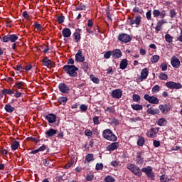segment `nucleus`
Instances as JSON below:
<instances>
[{"label":"nucleus","instance_id":"1","mask_svg":"<svg viewBox=\"0 0 182 182\" xmlns=\"http://www.w3.org/2000/svg\"><path fill=\"white\" fill-rule=\"evenodd\" d=\"M63 70L70 77H76L79 68L76 65H65L63 66Z\"/></svg>","mask_w":182,"mask_h":182},{"label":"nucleus","instance_id":"2","mask_svg":"<svg viewBox=\"0 0 182 182\" xmlns=\"http://www.w3.org/2000/svg\"><path fill=\"white\" fill-rule=\"evenodd\" d=\"M102 137L108 141H116L117 140V136L110 130V129H105L102 132Z\"/></svg>","mask_w":182,"mask_h":182},{"label":"nucleus","instance_id":"3","mask_svg":"<svg viewBox=\"0 0 182 182\" xmlns=\"http://www.w3.org/2000/svg\"><path fill=\"white\" fill-rule=\"evenodd\" d=\"M128 170H130L133 174H135V176H138V177H141V171L140 170V168L139 166L134 165V164H129L127 166Z\"/></svg>","mask_w":182,"mask_h":182},{"label":"nucleus","instance_id":"4","mask_svg":"<svg viewBox=\"0 0 182 182\" xmlns=\"http://www.w3.org/2000/svg\"><path fill=\"white\" fill-rule=\"evenodd\" d=\"M18 37L16 34H9L6 36H4L1 41L2 42L6 43V42H11L12 43H15L16 41H18Z\"/></svg>","mask_w":182,"mask_h":182},{"label":"nucleus","instance_id":"5","mask_svg":"<svg viewBox=\"0 0 182 182\" xmlns=\"http://www.w3.org/2000/svg\"><path fill=\"white\" fill-rule=\"evenodd\" d=\"M165 86L168 89H182V85L180 82H175L173 81H168L166 82Z\"/></svg>","mask_w":182,"mask_h":182},{"label":"nucleus","instance_id":"6","mask_svg":"<svg viewBox=\"0 0 182 182\" xmlns=\"http://www.w3.org/2000/svg\"><path fill=\"white\" fill-rule=\"evenodd\" d=\"M117 39L122 43H128V42L132 41V37L126 33H120L119 34Z\"/></svg>","mask_w":182,"mask_h":182},{"label":"nucleus","instance_id":"7","mask_svg":"<svg viewBox=\"0 0 182 182\" xmlns=\"http://www.w3.org/2000/svg\"><path fill=\"white\" fill-rule=\"evenodd\" d=\"M144 99H145L146 102H149V103H151V105H159V98L154 96H150L147 94L144 96Z\"/></svg>","mask_w":182,"mask_h":182},{"label":"nucleus","instance_id":"8","mask_svg":"<svg viewBox=\"0 0 182 182\" xmlns=\"http://www.w3.org/2000/svg\"><path fill=\"white\" fill-rule=\"evenodd\" d=\"M147 76H149V69L147 68L142 69L141 72V75L139 77L136 79V82L138 83H140V82H143L144 80H146V79H147Z\"/></svg>","mask_w":182,"mask_h":182},{"label":"nucleus","instance_id":"9","mask_svg":"<svg viewBox=\"0 0 182 182\" xmlns=\"http://www.w3.org/2000/svg\"><path fill=\"white\" fill-rule=\"evenodd\" d=\"M160 130L159 127L151 128L147 132L146 136L150 137L151 139H154L157 136V133H159Z\"/></svg>","mask_w":182,"mask_h":182},{"label":"nucleus","instance_id":"10","mask_svg":"<svg viewBox=\"0 0 182 182\" xmlns=\"http://www.w3.org/2000/svg\"><path fill=\"white\" fill-rule=\"evenodd\" d=\"M128 22L131 26L136 25L137 28L141 23V16H136L134 18H129Z\"/></svg>","mask_w":182,"mask_h":182},{"label":"nucleus","instance_id":"11","mask_svg":"<svg viewBox=\"0 0 182 182\" xmlns=\"http://www.w3.org/2000/svg\"><path fill=\"white\" fill-rule=\"evenodd\" d=\"M42 63L44 66H46V68H48V69H52V68H55V63L49 60L48 57H45L42 60Z\"/></svg>","mask_w":182,"mask_h":182},{"label":"nucleus","instance_id":"12","mask_svg":"<svg viewBox=\"0 0 182 182\" xmlns=\"http://www.w3.org/2000/svg\"><path fill=\"white\" fill-rule=\"evenodd\" d=\"M141 171L147 176L151 180H154V173H153V169L151 167L149 166L148 168H143Z\"/></svg>","mask_w":182,"mask_h":182},{"label":"nucleus","instance_id":"13","mask_svg":"<svg viewBox=\"0 0 182 182\" xmlns=\"http://www.w3.org/2000/svg\"><path fill=\"white\" fill-rule=\"evenodd\" d=\"M111 96L113 99H120L123 96V91L121 89L114 90L111 93Z\"/></svg>","mask_w":182,"mask_h":182},{"label":"nucleus","instance_id":"14","mask_svg":"<svg viewBox=\"0 0 182 182\" xmlns=\"http://www.w3.org/2000/svg\"><path fill=\"white\" fill-rule=\"evenodd\" d=\"M119 147H120L119 142H112V144L107 145V151H114V150H117Z\"/></svg>","mask_w":182,"mask_h":182},{"label":"nucleus","instance_id":"15","mask_svg":"<svg viewBox=\"0 0 182 182\" xmlns=\"http://www.w3.org/2000/svg\"><path fill=\"white\" fill-rule=\"evenodd\" d=\"M171 65L173 66V68H175L176 69H178V68H180L181 66V63H180V60H178V58H177V57L176 56H173L171 58Z\"/></svg>","mask_w":182,"mask_h":182},{"label":"nucleus","instance_id":"16","mask_svg":"<svg viewBox=\"0 0 182 182\" xmlns=\"http://www.w3.org/2000/svg\"><path fill=\"white\" fill-rule=\"evenodd\" d=\"M153 15L154 18H159V16H160V18L163 19V18L166 17V11L163 10L161 12L160 10L155 9L153 11Z\"/></svg>","mask_w":182,"mask_h":182},{"label":"nucleus","instance_id":"17","mask_svg":"<svg viewBox=\"0 0 182 182\" xmlns=\"http://www.w3.org/2000/svg\"><path fill=\"white\" fill-rule=\"evenodd\" d=\"M76 62H85V56L82 50H78L77 53L75 54Z\"/></svg>","mask_w":182,"mask_h":182},{"label":"nucleus","instance_id":"18","mask_svg":"<svg viewBox=\"0 0 182 182\" xmlns=\"http://www.w3.org/2000/svg\"><path fill=\"white\" fill-rule=\"evenodd\" d=\"M112 56L114 59H119L121 56H123V53L120 49H115L112 51Z\"/></svg>","mask_w":182,"mask_h":182},{"label":"nucleus","instance_id":"19","mask_svg":"<svg viewBox=\"0 0 182 182\" xmlns=\"http://www.w3.org/2000/svg\"><path fill=\"white\" fill-rule=\"evenodd\" d=\"M164 23H166V21L164 20H160L157 22L156 26L155 27V32L156 33H159L161 29H163V25Z\"/></svg>","mask_w":182,"mask_h":182},{"label":"nucleus","instance_id":"20","mask_svg":"<svg viewBox=\"0 0 182 182\" xmlns=\"http://www.w3.org/2000/svg\"><path fill=\"white\" fill-rule=\"evenodd\" d=\"M58 89L61 93H68L69 92V87L65 83H60L58 86Z\"/></svg>","mask_w":182,"mask_h":182},{"label":"nucleus","instance_id":"21","mask_svg":"<svg viewBox=\"0 0 182 182\" xmlns=\"http://www.w3.org/2000/svg\"><path fill=\"white\" fill-rule=\"evenodd\" d=\"M159 108L161 110V113H163L164 114H166L168 113V112H170V107H168V105H160L159 106Z\"/></svg>","mask_w":182,"mask_h":182},{"label":"nucleus","instance_id":"22","mask_svg":"<svg viewBox=\"0 0 182 182\" xmlns=\"http://www.w3.org/2000/svg\"><path fill=\"white\" fill-rule=\"evenodd\" d=\"M46 119L48 120V123H55L56 122V115L53 114H48L46 116Z\"/></svg>","mask_w":182,"mask_h":182},{"label":"nucleus","instance_id":"23","mask_svg":"<svg viewBox=\"0 0 182 182\" xmlns=\"http://www.w3.org/2000/svg\"><path fill=\"white\" fill-rule=\"evenodd\" d=\"M136 163H138V164H143L144 163V158H143L142 152H138L136 154Z\"/></svg>","mask_w":182,"mask_h":182},{"label":"nucleus","instance_id":"24","mask_svg":"<svg viewBox=\"0 0 182 182\" xmlns=\"http://www.w3.org/2000/svg\"><path fill=\"white\" fill-rule=\"evenodd\" d=\"M63 36L64 38H70V35H72V31L68 28H65L62 31Z\"/></svg>","mask_w":182,"mask_h":182},{"label":"nucleus","instance_id":"25","mask_svg":"<svg viewBox=\"0 0 182 182\" xmlns=\"http://www.w3.org/2000/svg\"><path fill=\"white\" fill-rule=\"evenodd\" d=\"M127 65H129V60H127V59H126V58L122 59L120 62L119 68L122 70H124V69H126V68H127Z\"/></svg>","mask_w":182,"mask_h":182},{"label":"nucleus","instance_id":"26","mask_svg":"<svg viewBox=\"0 0 182 182\" xmlns=\"http://www.w3.org/2000/svg\"><path fill=\"white\" fill-rule=\"evenodd\" d=\"M56 133H58V131H56V129H54L53 128H50L49 130H48L46 132V136H47V137H52L55 136Z\"/></svg>","mask_w":182,"mask_h":182},{"label":"nucleus","instance_id":"27","mask_svg":"<svg viewBox=\"0 0 182 182\" xmlns=\"http://www.w3.org/2000/svg\"><path fill=\"white\" fill-rule=\"evenodd\" d=\"M95 160V155L93 154H88L85 156V163H90V161H93Z\"/></svg>","mask_w":182,"mask_h":182},{"label":"nucleus","instance_id":"28","mask_svg":"<svg viewBox=\"0 0 182 182\" xmlns=\"http://www.w3.org/2000/svg\"><path fill=\"white\" fill-rule=\"evenodd\" d=\"M4 109L7 113H14L15 112V108L12 107L10 104H7L4 107Z\"/></svg>","mask_w":182,"mask_h":182},{"label":"nucleus","instance_id":"29","mask_svg":"<svg viewBox=\"0 0 182 182\" xmlns=\"http://www.w3.org/2000/svg\"><path fill=\"white\" fill-rule=\"evenodd\" d=\"M146 112L148 114L152 115L159 114V113H160V110H159V109H153L152 107L149 108Z\"/></svg>","mask_w":182,"mask_h":182},{"label":"nucleus","instance_id":"30","mask_svg":"<svg viewBox=\"0 0 182 182\" xmlns=\"http://www.w3.org/2000/svg\"><path fill=\"white\" fill-rule=\"evenodd\" d=\"M156 123H157L158 126L164 127V126H167L168 122L166 121V119L165 118H161V119H158Z\"/></svg>","mask_w":182,"mask_h":182},{"label":"nucleus","instance_id":"31","mask_svg":"<svg viewBox=\"0 0 182 182\" xmlns=\"http://www.w3.org/2000/svg\"><path fill=\"white\" fill-rule=\"evenodd\" d=\"M11 150H18V148L19 147V141H13L11 144Z\"/></svg>","mask_w":182,"mask_h":182},{"label":"nucleus","instance_id":"32","mask_svg":"<svg viewBox=\"0 0 182 182\" xmlns=\"http://www.w3.org/2000/svg\"><path fill=\"white\" fill-rule=\"evenodd\" d=\"M132 109H133V110H143V105H140L139 104H134L131 105Z\"/></svg>","mask_w":182,"mask_h":182},{"label":"nucleus","instance_id":"33","mask_svg":"<svg viewBox=\"0 0 182 182\" xmlns=\"http://www.w3.org/2000/svg\"><path fill=\"white\" fill-rule=\"evenodd\" d=\"M67 102H68L67 97H60L58 98V103H60V105H63V106H65V105H66Z\"/></svg>","mask_w":182,"mask_h":182},{"label":"nucleus","instance_id":"34","mask_svg":"<svg viewBox=\"0 0 182 182\" xmlns=\"http://www.w3.org/2000/svg\"><path fill=\"white\" fill-rule=\"evenodd\" d=\"M1 93H3V95H14V93H15V91L11 89H3L1 90Z\"/></svg>","mask_w":182,"mask_h":182},{"label":"nucleus","instance_id":"35","mask_svg":"<svg viewBox=\"0 0 182 182\" xmlns=\"http://www.w3.org/2000/svg\"><path fill=\"white\" fill-rule=\"evenodd\" d=\"M15 87L16 89H23L25 87V82L20 81L15 83Z\"/></svg>","mask_w":182,"mask_h":182},{"label":"nucleus","instance_id":"36","mask_svg":"<svg viewBox=\"0 0 182 182\" xmlns=\"http://www.w3.org/2000/svg\"><path fill=\"white\" fill-rule=\"evenodd\" d=\"M174 38L173 36H171V35L170 34H166L165 35V40H166V42H167L168 43H173V39Z\"/></svg>","mask_w":182,"mask_h":182},{"label":"nucleus","instance_id":"37","mask_svg":"<svg viewBox=\"0 0 182 182\" xmlns=\"http://www.w3.org/2000/svg\"><path fill=\"white\" fill-rule=\"evenodd\" d=\"M144 138L143 136H139L138 141H137V145L141 147V146H144L145 143Z\"/></svg>","mask_w":182,"mask_h":182},{"label":"nucleus","instance_id":"38","mask_svg":"<svg viewBox=\"0 0 182 182\" xmlns=\"http://www.w3.org/2000/svg\"><path fill=\"white\" fill-rule=\"evenodd\" d=\"M159 59L160 56H159L158 55H154L151 58V63H157Z\"/></svg>","mask_w":182,"mask_h":182},{"label":"nucleus","instance_id":"39","mask_svg":"<svg viewBox=\"0 0 182 182\" xmlns=\"http://www.w3.org/2000/svg\"><path fill=\"white\" fill-rule=\"evenodd\" d=\"M105 182H114L116 181V179H114V178L112 176H107L105 179H104Z\"/></svg>","mask_w":182,"mask_h":182},{"label":"nucleus","instance_id":"40","mask_svg":"<svg viewBox=\"0 0 182 182\" xmlns=\"http://www.w3.org/2000/svg\"><path fill=\"white\" fill-rule=\"evenodd\" d=\"M74 39L75 42H80V33L76 31L74 33Z\"/></svg>","mask_w":182,"mask_h":182},{"label":"nucleus","instance_id":"41","mask_svg":"<svg viewBox=\"0 0 182 182\" xmlns=\"http://www.w3.org/2000/svg\"><path fill=\"white\" fill-rule=\"evenodd\" d=\"M159 77L161 80H167L168 79V76L164 73H161Z\"/></svg>","mask_w":182,"mask_h":182},{"label":"nucleus","instance_id":"42","mask_svg":"<svg viewBox=\"0 0 182 182\" xmlns=\"http://www.w3.org/2000/svg\"><path fill=\"white\" fill-rule=\"evenodd\" d=\"M82 69L84 72H87V70H89V63H87V62H83L82 64Z\"/></svg>","mask_w":182,"mask_h":182},{"label":"nucleus","instance_id":"43","mask_svg":"<svg viewBox=\"0 0 182 182\" xmlns=\"http://www.w3.org/2000/svg\"><path fill=\"white\" fill-rule=\"evenodd\" d=\"M90 79L94 83H96L97 85L100 82V80H99V78L95 77V75H91L90 76Z\"/></svg>","mask_w":182,"mask_h":182},{"label":"nucleus","instance_id":"44","mask_svg":"<svg viewBox=\"0 0 182 182\" xmlns=\"http://www.w3.org/2000/svg\"><path fill=\"white\" fill-rule=\"evenodd\" d=\"M141 99V98L140 97V96L137 94H134L132 96V100L134 102H140Z\"/></svg>","mask_w":182,"mask_h":182},{"label":"nucleus","instance_id":"45","mask_svg":"<svg viewBox=\"0 0 182 182\" xmlns=\"http://www.w3.org/2000/svg\"><path fill=\"white\" fill-rule=\"evenodd\" d=\"M57 22L60 23V25L65 22V16H60L57 17Z\"/></svg>","mask_w":182,"mask_h":182},{"label":"nucleus","instance_id":"46","mask_svg":"<svg viewBox=\"0 0 182 182\" xmlns=\"http://www.w3.org/2000/svg\"><path fill=\"white\" fill-rule=\"evenodd\" d=\"M152 93H158V92H160V86L159 85H155L152 87L151 90Z\"/></svg>","mask_w":182,"mask_h":182},{"label":"nucleus","instance_id":"47","mask_svg":"<svg viewBox=\"0 0 182 182\" xmlns=\"http://www.w3.org/2000/svg\"><path fill=\"white\" fill-rule=\"evenodd\" d=\"M103 164L97 163L95 166V170H97V171H99V170H103Z\"/></svg>","mask_w":182,"mask_h":182},{"label":"nucleus","instance_id":"48","mask_svg":"<svg viewBox=\"0 0 182 182\" xmlns=\"http://www.w3.org/2000/svg\"><path fill=\"white\" fill-rule=\"evenodd\" d=\"M169 14L171 18H176V16H177V13L176 12V10L174 9H171L169 11Z\"/></svg>","mask_w":182,"mask_h":182},{"label":"nucleus","instance_id":"49","mask_svg":"<svg viewBox=\"0 0 182 182\" xmlns=\"http://www.w3.org/2000/svg\"><path fill=\"white\" fill-rule=\"evenodd\" d=\"M160 68L163 72H166L167 70V63H162L160 65Z\"/></svg>","mask_w":182,"mask_h":182},{"label":"nucleus","instance_id":"50","mask_svg":"<svg viewBox=\"0 0 182 182\" xmlns=\"http://www.w3.org/2000/svg\"><path fill=\"white\" fill-rule=\"evenodd\" d=\"M105 112H107L108 113H114V107H108L105 109Z\"/></svg>","mask_w":182,"mask_h":182},{"label":"nucleus","instance_id":"51","mask_svg":"<svg viewBox=\"0 0 182 182\" xmlns=\"http://www.w3.org/2000/svg\"><path fill=\"white\" fill-rule=\"evenodd\" d=\"M0 154H2V156H4V157H6V156L8 154V151L6 149H4V148H1L0 149Z\"/></svg>","mask_w":182,"mask_h":182},{"label":"nucleus","instance_id":"52","mask_svg":"<svg viewBox=\"0 0 182 182\" xmlns=\"http://www.w3.org/2000/svg\"><path fill=\"white\" fill-rule=\"evenodd\" d=\"M93 123L94 124H95L96 126L100 124V121H99V117H95L93 119Z\"/></svg>","mask_w":182,"mask_h":182},{"label":"nucleus","instance_id":"53","mask_svg":"<svg viewBox=\"0 0 182 182\" xmlns=\"http://www.w3.org/2000/svg\"><path fill=\"white\" fill-rule=\"evenodd\" d=\"M112 51L108 50L107 51L105 54H104V58L105 59H109L110 58V55H112Z\"/></svg>","mask_w":182,"mask_h":182},{"label":"nucleus","instance_id":"54","mask_svg":"<svg viewBox=\"0 0 182 182\" xmlns=\"http://www.w3.org/2000/svg\"><path fill=\"white\" fill-rule=\"evenodd\" d=\"M85 136H87V137H91V136L93 135V132H92L90 129H86V130L85 131Z\"/></svg>","mask_w":182,"mask_h":182},{"label":"nucleus","instance_id":"55","mask_svg":"<svg viewBox=\"0 0 182 182\" xmlns=\"http://www.w3.org/2000/svg\"><path fill=\"white\" fill-rule=\"evenodd\" d=\"M146 19H148V21L151 20V10H149L146 12Z\"/></svg>","mask_w":182,"mask_h":182},{"label":"nucleus","instance_id":"56","mask_svg":"<svg viewBox=\"0 0 182 182\" xmlns=\"http://www.w3.org/2000/svg\"><path fill=\"white\" fill-rule=\"evenodd\" d=\"M80 109L81 110V112H86L87 110V107L86 106V105H81L80 106Z\"/></svg>","mask_w":182,"mask_h":182},{"label":"nucleus","instance_id":"57","mask_svg":"<svg viewBox=\"0 0 182 182\" xmlns=\"http://www.w3.org/2000/svg\"><path fill=\"white\" fill-rule=\"evenodd\" d=\"M134 14H141V12H143V10L140 9V8L139 7H135L134 9H133Z\"/></svg>","mask_w":182,"mask_h":182},{"label":"nucleus","instance_id":"58","mask_svg":"<svg viewBox=\"0 0 182 182\" xmlns=\"http://www.w3.org/2000/svg\"><path fill=\"white\" fill-rule=\"evenodd\" d=\"M95 176L93 174L87 175L86 180L87 181H92L93 180Z\"/></svg>","mask_w":182,"mask_h":182},{"label":"nucleus","instance_id":"59","mask_svg":"<svg viewBox=\"0 0 182 182\" xmlns=\"http://www.w3.org/2000/svg\"><path fill=\"white\" fill-rule=\"evenodd\" d=\"M34 26L36 28V29H37V31H42V26L40 23H36L34 24Z\"/></svg>","mask_w":182,"mask_h":182},{"label":"nucleus","instance_id":"60","mask_svg":"<svg viewBox=\"0 0 182 182\" xmlns=\"http://www.w3.org/2000/svg\"><path fill=\"white\" fill-rule=\"evenodd\" d=\"M22 15H23V18H25V19H29V18H30V16H29V14H28V11H23V14H22Z\"/></svg>","mask_w":182,"mask_h":182},{"label":"nucleus","instance_id":"61","mask_svg":"<svg viewBox=\"0 0 182 182\" xmlns=\"http://www.w3.org/2000/svg\"><path fill=\"white\" fill-rule=\"evenodd\" d=\"M87 26L88 28H93V20L89 19L87 21Z\"/></svg>","mask_w":182,"mask_h":182},{"label":"nucleus","instance_id":"62","mask_svg":"<svg viewBox=\"0 0 182 182\" xmlns=\"http://www.w3.org/2000/svg\"><path fill=\"white\" fill-rule=\"evenodd\" d=\"M153 144L154 147H160V141L154 140Z\"/></svg>","mask_w":182,"mask_h":182},{"label":"nucleus","instance_id":"63","mask_svg":"<svg viewBox=\"0 0 182 182\" xmlns=\"http://www.w3.org/2000/svg\"><path fill=\"white\" fill-rule=\"evenodd\" d=\"M43 53H48V52L49 51V47L46 46H43Z\"/></svg>","mask_w":182,"mask_h":182},{"label":"nucleus","instance_id":"64","mask_svg":"<svg viewBox=\"0 0 182 182\" xmlns=\"http://www.w3.org/2000/svg\"><path fill=\"white\" fill-rule=\"evenodd\" d=\"M160 181L161 182H166V181H167V177H166V176H164V175H162L160 176Z\"/></svg>","mask_w":182,"mask_h":182}]
</instances>
